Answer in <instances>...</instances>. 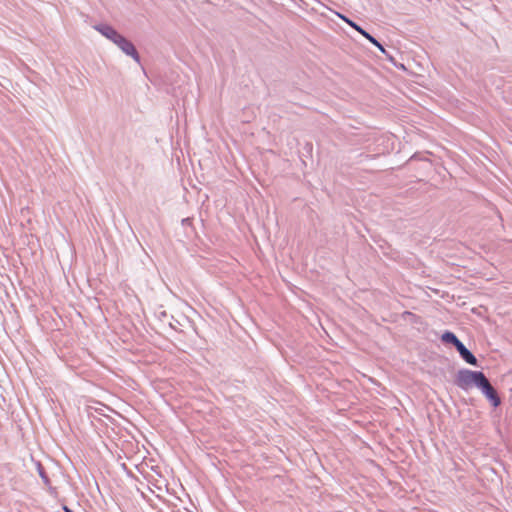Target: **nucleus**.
I'll return each mask as SVG.
<instances>
[{"mask_svg": "<svg viewBox=\"0 0 512 512\" xmlns=\"http://www.w3.org/2000/svg\"><path fill=\"white\" fill-rule=\"evenodd\" d=\"M480 391L493 407L496 408L501 404L500 396L498 395L496 389L491 385L488 379L483 383Z\"/></svg>", "mask_w": 512, "mask_h": 512, "instance_id": "nucleus-4", "label": "nucleus"}, {"mask_svg": "<svg viewBox=\"0 0 512 512\" xmlns=\"http://www.w3.org/2000/svg\"><path fill=\"white\" fill-rule=\"evenodd\" d=\"M486 380L484 372L463 368L456 373L454 384L463 391H468L473 387L480 390Z\"/></svg>", "mask_w": 512, "mask_h": 512, "instance_id": "nucleus-2", "label": "nucleus"}, {"mask_svg": "<svg viewBox=\"0 0 512 512\" xmlns=\"http://www.w3.org/2000/svg\"><path fill=\"white\" fill-rule=\"evenodd\" d=\"M191 223H192V219L191 218H184V219H182V225H184V226L191 225Z\"/></svg>", "mask_w": 512, "mask_h": 512, "instance_id": "nucleus-11", "label": "nucleus"}, {"mask_svg": "<svg viewBox=\"0 0 512 512\" xmlns=\"http://www.w3.org/2000/svg\"><path fill=\"white\" fill-rule=\"evenodd\" d=\"M441 341L445 344H451L453 345L455 348L457 347V345H459L461 343V341L458 339V337L456 336L455 333L449 331V330H446L442 335H441Z\"/></svg>", "mask_w": 512, "mask_h": 512, "instance_id": "nucleus-8", "label": "nucleus"}, {"mask_svg": "<svg viewBox=\"0 0 512 512\" xmlns=\"http://www.w3.org/2000/svg\"><path fill=\"white\" fill-rule=\"evenodd\" d=\"M94 29L98 31L102 36L110 40L115 44L122 34H120L114 27L109 24L100 23L94 26Z\"/></svg>", "mask_w": 512, "mask_h": 512, "instance_id": "nucleus-5", "label": "nucleus"}, {"mask_svg": "<svg viewBox=\"0 0 512 512\" xmlns=\"http://www.w3.org/2000/svg\"><path fill=\"white\" fill-rule=\"evenodd\" d=\"M115 45L127 56L131 57L135 62L140 63V55L135 45L123 35L115 41Z\"/></svg>", "mask_w": 512, "mask_h": 512, "instance_id": "nucleus-3", "label": "nucleus"}, {"mask_svg": "<svg viewBox=\"0 0 512 512\" xmlns=\"http://www.w3.org/2000/svg\"><path fill=\"white\" fill-rule=\"evenodd\" d=\"M160 317H167V313H166L165 311H162V312L160 313Z\"/></svg>", "mask_w": 512, "mask_h": 512, "instance_id": "nucleus-12", "label": "nucleus"}, {"mask_svg": "<svg viewBox=\"0 0 512 512\" xmlns=\"http://www.w3.org/2000/svg\"><path fill=\"white\" fill-rule=\"evenodd\" d=\"M457 352L459 353V356L461 359L466 362L467 364H470L472 366L479 367V363L475 355L461 342L457 347L455 348Z\"/></svg>", "mask_w": 512, "mask_h": 512, "instance_id": "nucleus-6", "label": "nucleus"}, {"mask_svg": "<svg viewBox=\"0 0 512 512\" xmlns=\"http://www.w3.org/2000/svg\"><path fill=\"white\" fill-rule=\"evenodd\" d=\"M336 15L342 20L344 21L345 23H347L350 27H352L353 29H355L357 32H359L361 34V31H363L364 29L358 25L355 21H353L352 19H350L349 17H347L346 15L342 14V13H339V12H336Z\"/></svg>", "mask_w": 512, "mask_h": 512, "instance_id": "nucleus-9", "label": "nucleus"}, {"mask_svg": "<svg viewBox=\"0 0 512 512\" xmlns=\"http://www.w3.org/2000/svg\"><path fill=\"white\" fill-rule=\"evenodd\" d=\"M361 35L363 37H365L371 44H373L375 47H377L381 51V53H383L384 55H386L387 57L392 59V56H390L388 54V52L386 51L384 46L373 35H371L365 29L363 31H361Z\"/></svg>", "mask_w": 512, "mask_h": 512, "instance_id": "nucleus-7", "label": "nucleus"}, {"mask_svg": "<svg viewBox=\"0 0 512 512\" xmlns=\"http://www.w3.org/2000/svg\"><path fill=\"white\" fill-rule=\"evenodd\" d=\"M486 380L484 372L463 368L456 373L454 384L463 391H468L473 387L480 390Z\"/></svg>", "mask_w": 512, "mask_h": 512, "instance_id": "nucleus-1", "label": "nucleus"}, {"mask_svg": "<svg viewBox=\"0 0 512 512\" xmlns=\"http://www.w3.org/2000/svg\"><path fill=\"white\" fill-rule=\"evenodd\" d=\"M36 469H37L38 475L42 479L43 483L46 486L50 485V479H49L43 465L41 464V462H39V461L36 462Z\"/></svg>", "mask_w": 512, "mask_h": 512, "instance_id": "nucleus-10", "label": "nucleus"}]
</instances>
